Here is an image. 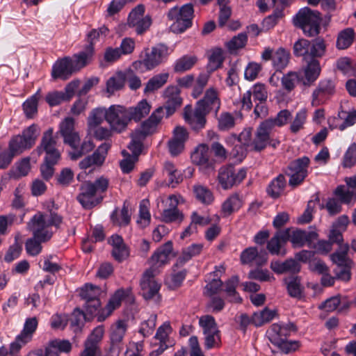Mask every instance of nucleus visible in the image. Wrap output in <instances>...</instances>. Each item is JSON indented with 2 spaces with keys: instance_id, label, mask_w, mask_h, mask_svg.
Instances as JSON below:
<instances>
[{
  "instance_id": "40",
  "label": "nucleus",
  "mask_w": 356,
  "mask_h": 356,
  "mask_svg": "<svg viewBox=\"0 0 356 356\" xmlns=\"http://www.w3.org/2000/svg\"><path fill=\"white\" fill-rule=\"evenodd\" d=\"M276 315L275 310H270L268 307L262 311L254 312L252 316V323L257 327L261 326L264 323L272 321Z\"/></svg>"
},
{
  "instance_id": "56",
  "label": "nucleus",
  "mask_w": 356,
  "mask_h": 356,
  "mask_svg": "<svg viewBox=\"0 0 356 356\" xmlns=\"http://www.w3.org/2000/svg\"><path fill=\"white\" fill-rule=\"evenodd\" d=\"M149 202L147 200H143L140 203L139 219L137 223L141 227H147L150 222V213L148 209Z\"/></svg>"
},
{
  "instance_id": "49",
  "label": "nucleus",
  "mask_w": 356,
  "mask_h": 356,
  "mask_svg": "<svg viewBox=\"0 0 356 356\" xmlns=\"http://www.w3.org/2000/svg\"><path fill=\"white\" fill-rule=\"evenodd\" d=\"M288 293L293 298H299L301 295L300 279L298 276H291L284 279Z\"/></svg>"
},
{
  "instance_id": "35",
  "label": "nucleus",
  "mask_w": 356,
  "mask_h": 356,
  "mask_svg": "<svg viewBox=\"0 0 356 356\" xmlns=\"http://www.w3.org/2000/svg\"><path fill=\"white\" fill-rule=\"evenodd\" d=\"M163 172L168 177V185L171 186L172 188L176 187L184 179L182 172L170 161H167L164 163Z\"/></svg>"
},
{
  "instance_id": "37",
  "label": "nucleus",
  "mask_w": 356,
  "mask_h": 356,
  "mask_svg": "<svg viewBox=\"0 0 356 356\" xmlns=\"http://www.w3.org/2000/svg\"><path fill=\"white\" fill-rule=\"evenodd\" d=\"M106 120L107 122V109L96 108L91 111L88 119L87 124L88 130H92L99 126Z\"/></svg>"
},
{
  "instance_id": "34",
  "label": "nucleus",
  "mask_w": 356,
  "mask_h": 356,
  "mask_svg": "<svg viewBox=\"0 0 356 356\" xmlns=\"http://www.w3.org/2000/svg\"><path fill=\"white\" fill-rule=\"evenodd\" d=\"M93 54L94 47L91 44L87 45L83 51L74 54L73 63L76 71H79L81 68L89 64L92 60Z\"/></svg>"
},
{
  "instance_id": "7",
  "label": "nucleus",
  "mask_w": 356,
  "mask_h": 356,
  "mask_svg": "<svg viewBox=\"0 0 356 356\" xmlns=\"http://www.w3.org/2000/svg\"><path fill=\"white\" fill-rule=\"evenodd\" d=\"M169 55L168 48L163 44H159L152 47L151 50L146 52L143 60L135 61L132 67L137 71L143 72L150 70L163 63Z\"/></svg>"
},
{
  "instance_id": "31",
  "label": "nucleus",
  "mask_w": 356,
  "mask_h": 356,
  "mask_svg": "<svg viewBox=\"0 0 356 356\" xmlns=\"http://www.w3.org/2000/svg\"><path fill=\"white\" fill-rule=\"evenodd\" d=\"M271 270L277 274L291 273H298L300 270V265L294 259H289L284 262L275 260L270 263Z\"/></svg>"
},
{
  "instance_id": "41",
  "label": "nucleus",
  "mask_w": 356,
  "mask_h": 356,
  "mask_svg": "<svg viewBox=\"0 0 356 356\" xmlns=\"http://www.w3.org/2000/svg\"><path fill=\"white\" fill-rule=\"evenodd\" d=\"M355 35V31L352 28H347L341 31L337 37V47L339 49L348 48L354 41Z\"/></svg>"
},
{
  "instance_id": "30",
  "label": "nucleus",
  "mask_w": 356,
  "mask_h": 356,
  "mask_svg": "<svg viewBox=\"0 0 356 356\" xmlns=\"http://www.w3.org/2000/svg\"><path fill=\"white\" fill-rule=\"evenodd\" d=\"M38 327V320L35 317L27 318L25 321L23 330L21 334L16 338L15 344L17 345L19 348L30 341L32 339L33 334Z\"/></svg>"
},
{
  "instance_id": "38",
  "label": "nucleus",
  "mask_w": 356,
  "mask_h": 356,
  "mask_svg": "<svg viewBox=\"0 0 356 356\" xmlns=\"http://www.w3.org/2000/svg\"><path fill=\"white\" fill-rule=\"evenodd\" d=\"M151 106L145 99L140 101L136 106L127 108L130 120L138 122L149 114Z\"/></svg>"
},
{
  "instance_id": "6",
  "label": "nucleus",
  "mask_w": 356,
  "mask_h": 356,
  "mask_svg": "<svg viewBox=\"0 0 356 356\" xmlns=\"http://www.w3.org/2000/svg\"><path fill=\"white\" fill-rule=\"evenodd\" d=\"M194 9L191 3H186L181 8H171L167 13L169 20L173 21L170 29L174 33H182L192 25Z\"/></svg>"
},
{
  "instance_id": "10",
  "label": "nucleus",
  "mask_w": 356,
  "mask_h": 356,
  "mask_svg": "<svg viewBox=\"0 0 356 356\" xmlns=\"http://www.w3.org/2000/svg\"><path fill=\"white\" fill-rule=\"evenodd\" d=\"M310 159L302 156L292 161L287 166L285 173L289 177V184L295 188L300 185L308 175Z\"/></svg>"
},
{
  "instance_id": "60",
  "label": "nucleus",
  "mask_w": 356,
  "mask_h": 356,
  "mask_svg": "<svg viewBox=\"0 0 356 356\" xmlns=\"http://www.w3.org/2000/svg\"><path fill=\"white\" fill-rule=\"evenodd\" d=\"M183 214L178 209H164L161 214V219L163 222L169 223L177 220L182 221Z\"/></svg>"
},
{
  "instance_id": "52",
  "label": "nucleus",
  "mask_w": 356,
  "mask_h": 356,
  "mask_svg": "<svg viewBox=\"0 0 356 356\" xmlns=\"http://www.w3.org/2000/svg\"><path fill=\"white\" fill-rule=\"evenodd\" d=\"M301 76L296 72H289L282 78V87L288 92L294 89L296 85L300 81Z\"/></svg>"
},
{
  "instance_id": "28",
  "label": "nucleus",
  "mask_w": 356,
  "mask_h": 356,
  "mask_svg": "<svg viewBox=\"0 0 356 356\" xmlns=\"http://www.w3.org/2000/svg\"><path fill=\"white\" fill-rule=\"evenodd\" d=\"M131 290L129 289H120L117 290L115 293L111 297L108 304L106 305L103 313L106 312V315L104 314L98 316V321L101 322L104 321L111 313L117 308H118L122 303V300L127 296Z\"/></svg>"
},
{
  "instance_id": "11",
  "label": "nucleus",
  "mask_w": 356,
  "mask_h": 356,
  "mask_svg": "<svg viewBox=\"0 0 356 356\" xmlns=\"http://www.w3.org/2000/svg\"><path fill=\"white\" fill-rule=\"evenodd\" d=\"M128 328L125 320H118L109 330L110 346L105 356H118L122 349L123 339Z\"/></svg>"
},
{
  "instance_id": "64",
  "label": "nucleus",
  "mask_w": 356,
  "mask_h": 356,
  "mask_svg": "<svg viewBox=\"0 0 356 356\" xmlns=\"http://www.w3.org/2000/svg\"><path fill=\"white\" fill-rule=\"evenodd\" d=\"M156 314H151L148 319L142 323L139 332L142 334L143 337H147L152 334L154 327H156Z\"/></svg>"
},
{
  "instance_id": "19",
  "label": "nucleus",
  "mask_w": 356,
  "mask_h": 356,
  "mask_svg": "<svg viewBox=\"0 0 356 356\" xmlns=\"http://www.w3.org/2000/svg\"><path fill=\"white\" fill-rule=\"evenodd\" d=\"M220 104V100L216 90L211 88L206 91L204 97L197 102L195 106L207 114L214 111L216 116H217Z\"/></svg>"
},
{
  "instance_id": "9",
  "label": "nucleus",
  "mask_w": 356,
  "mask_h": 356,
  "mask_svg": "<svg viewBox=\"0 0 356 356\" xmlns=\"http://www.w3.org/2000/svg\"><path fill=\"white\" fill-rule=\"evenodd\" d=\"M350 246L348 243L341 245L339 249L330 255V260L338 267L341 268L339 271L334 270L338 280L348 282L351 278V268L353 264V260L348 257V253Z\"/></svg>"
},
{
  "instance_id": "23",
  "label": "nucleus",
  "mask_w": 356,
  "mask_h": 356,
  "mask_svg": "<svg viewBox=\"0 0 356 356\" xmlns=\"http://www.w3.org/2000/svg\"><path fill=\"white\" fill-rule=\"evenodd\" d=\"M76 72L73 63V59L66 56L58 60L52 67L51 76L54 79H69L74 72Z\"/></svg>"
},
{
  "instance_id": "15",
  "label": "nucleus",
  "mask_w": 356,
  "mask_h": 356,
  "mask_svg": "<svg viewBox=\"0 0 356 356\" xmlns=\"http://www.w3.org/2000/svg\"><path fill=\"white\" fill-rule=\"evenodd\" d=\"M335 92V82L330 79H322L312 92V106L317 107L325 104Z\"/></svg>"
},
{
  "instance_id": "18",
  "label": "nucleus",
  "mask_w": 356,
  "mask_h": 356,
  "mask_svg": "<svg viewBox=\"0 0 356 356\" xmlns=\"http://www.w3.org/2000/svg\"><path fill=\"white\" fill-rule=\"evenodd\" d=\"M163 97L165 104L161 107L163 108V114L165 113V116L168 118L172 115L182 104L180 90L177 86H170L164 90Z\"/></svg>"
},
{
  "instance_id": "13",
  "label": "nucleus",
  "mask_w": 356,
  "mask_h": 356,
  "mask_svg": "<svg viewBox=\"0 0 356 356\" xmlns=\"http://www.w3.org/2000/svg\"><path fill=\"white\" fill-rule=\"evenodd\" d=\"M246 169L241 168L236 172L232 165H224L218 170V181L220 186L225 189H230L242 182L246 177Z\"/></svg>"
},
{
  "instance_id": "61",
  "label": "nucleus",
  "mask_w": 356,
  "mask_h": 356,
  "mask_svg": "<svg viewBox=\"0 0 356 356\" xmlns=\"http://www.w3.org/2000/svg\"><path fill=\"white\" fill-rule=\"evenodd\" d=\"M334 193L340 198L342 203L348 204L353 200L356 199V192L354 191L346 190L344 186H339Z\"/></svg>"
},
{
  "instance_id": "26",
  "label": "nucleus",
  "mask_w": 356,
  "mask_h": 356,
  "mask_svg": "<svg viewBox=\"0 0 356 356\" xmlns=\"http://www.w3.org/2000/svg\"><path fill=\"white\" fill-rule=\"evenodd\" d=\"M112 245L111 255L118 262H122L129 257V249L124 243L122 236L114 234L108 239Z\"/></svg>"
},
{
  "instance_id": "63",
  "label": "nucleus",
  "mask_w": 356,
  "mask_h": 356,
  "mask_svg": "<svg viewBox=\"0 0 356 356\" xmlns=\"http://www.w3.org/2000/svg\"><path fill=\"white\" fill-rule=\"evenodd\" d=\"M44 242L33 236L26 241L25 244L27 253L32 256L38 255L42 250L41 243Z\"/></svg>"
},
{
  "instance_id": "53",
  "label": "nucleus",
  "mask_w": 356,
  "mask_h": 356,
  "mask_svg": "<svg viewBox=\"0 0 356 356\" xmlns=\"http://www.w3.org/2000/svg\"><path fill=\"white\" fill-rule=\"evenodd\" d=\"M241 207V201L238 195H233L227 198L222 205V211L227 215H230Z\"/></svg>"
},
{
  "instance_id": "29",
  "label": "nucleus",
  "mask_w": 356,
  "mask_h": 356,
  "mask_svg": "<svg viewBox=\"0 0 356 356\" xmlns=\"http://www.w3.org/2000/svg\"><path fill=\"white\" fill-rule=\"evenodd\" d=\"M319 57H312L305 60L306 65L304 68L305 81V85H311L315 82L321 74V67L320 65Z\"/></svg>"
},
{
  "instance_id": "54",
  "label": "nucleus",
  "mask_w": 356,
  "mask_h": 356,
  "mask_svg": "<svg viewBox=\"0 0 356 356\" xmlns=\"http://www.w3.org/2000/svg\"><path fill=\"white\" fill-rule=\"evenodd\" d=\"M307 120V110L302 108L296 114V116L290 125V131L293 134L298 133L302 129Z\"/></svg>"
},
{
  "instance_id": "45",
  "label": "nucleus",
  "mask_w": 356,
  "mask_h": 356,
  "mask_svg": "<svg viewBox=\"0 0 356 356\" xmlns=\"http://www.w3.org/2000/svg\"><path fill=\"white\" fill-rule=\"evenodd\" d=\"M235 118L229 112H222L217 117L218 129L221 131L232 129L235 126Z\"/></svg>"
},
{
  "instance_id": "39",
  "label": "nucleus",
  "mask_w": 356,
  "mask_h": 356,
  "mask_svg": "<svg viewBox=\"0 0 356 356\" xmlns=\"http://www.w3.org/2000/svg\"><path fill=\"white\" fill-rule=\"evenodd\" d=\"M193 192L195 199L203 204H211L214 200L211 190L201 184H195L193 186Z\"/></svg>"
},
{
  "instance_id": "21",
  "label": "nucleus",
  "mask_w": 356,
  "mask_h": 356,
  "mask_svg": "<svg viewBox=\"0 0 356 356\" xmlns=\"http://www.w3.org/2000/svg\"><path fill=\"white\" fill-rule=\"evenodd\" d=\"M110 147L111 144L108 143H104L100 145L92 155L85 157L79 162V165L80 168L86 170L93 165L97 166L102 165Z\"/></svg>"
},
{
  "instance_id": "27",
  "label": "nucleus",
  "mask_w": 356,
  "mask_h": 356,
  "mask_svg": "<svg viewBox=\"0 0 356 356\" xmlns=\"http://www.w3.org/2000/svg\"><path fill=\"white\" fill-rule=\"evenodd\" d=\"M317 237L318 234L315 232L292 229L291 243L293 248H302L305 245L310 247Z\"/></svg>"
},
{
  "instance_id": "55",
  "label": "nucleus",
  "mask_w": 356,
  "mask_h": 356,
  "mask_svg": "<svg viewBox=\"0 0 356 356\" xmlns=\"http://www.w3.org/2000/svg\"><path fill=\"white\" fill-rule=\"evenodd\" d=\"M145 138L140 136L138 133L134 132L131 134V141L128 145V148L132 152V156H136L138 158V156L142 152L143 141Z\"/></svg>"
},
{
  "instance_id": "8",
  "label": "nucleus",
  "mask_w": 356,
  "mask_h": 356,
  "mask_svg": "<svg viewBox=\"0 0 356 356\" xmlns=\"http://www.w3.org/2000/svg\"><path fill=\"white\" fill-rule=\"evenodd\" d=\"M326 49L325 42L321 38H316L312 42L302 38L293 44V54L296 56L303 57V60H308L312 57H322Z\"/></svg>"
},
{
  "instance_id": "51",
  "label": "nucleus",
  "mask_w": 356,
  "mask_h": 356,
  "mask_svg": "<svg viewBox=\"0 0 356 356\" xmlns=\"http://www.w3.org/2000/svg\"><path fill=\"white\" fill-rule=\"evenodd\" d=\"M168 76V73L159 74L153 76L146 84L145 92H152L161 88L167 82Z\"/></svg>"
},
{
  "instance_id": "12",
  "label": "nucleus",
  "mask_w": 356,
  "mask_h": 356,
  "mask_svg": "<svg viewBox=\"0 0 356 356\" xmlns=\"http://www.w3.org/2000/svg\"><path fill=\"white\" fill-rule=\"evenodd\" d=\"M127 108L121 105H111L107 108V122L111 130L122 133L131 122Z\"/></svg>"
},
{
  "instance_id": "48",
  "label": "nucleus",
  "mask_w": 356,
  "mask_h": 356,
  "mask_svg": "<svg viewBox=\"0 0 356 356\" xmlns=\"http://www.w3.org/2000/svg\"><path fill=\"white\" fill-rule=\"evenodd\" d=\"M197 60V57L195 56L185 55L177 60L174 65V70L176 72H184L189 70L195 64Z\"/></svg>"
},
{
  "instance_id": "44",
  "label": "nucleus",
  "mask_w": 356,
  "mask_h": 356,
  "mask_svg": "<svg viewBox=\"0 0 356 356\" xmlns=\"http://www.w3.org/2000/svg\"><path fill=\"white\" fill-rule=\"evenodd\" d=\"M8 148L15 155H19L26 149L31 148V147L26 143L24 138L21 135H17L10 139Z\"/></svg>"
},
{
  "instance_id": "36",
  "label": "nucleus",
  "mask_w": 356,
  "mask_h": 356,
  "mask_svg": "<svg viewBox=\"0 0 356 356\" xmlns=\"http://www.w3.org/2000/svg\"><path fill=\"white\" fill-rule=\"evenodd\" d=\"M209 148L207 145H198L191 154V159L194 163L198 165L209 166Z\"/></svg>"
},
{
  "instance_id": "59",
  "label": "nucleus",
  "mask_w": 356,
  "mask_h": 356,
  "mask_svg": "<svg viewBox=\"0 0 356 356\" xmlns=\"http://www.w3.org/2000/svg\"><path fill=\"white\" fill-rule=\"evenodd\" d=\"M122 154L125 157L120 163V166L124 173H129L138 161V158L136 156L129 154L126 150L122 152Z\"/></svg>"
},
{
  "instance_id": "14",
  "label": "nucleus",
  "mask_w": 356,
  "mask_h": 356,
  "mask_svg": "<svg viewBox=\"0 0 356 356\" xmlns=\"http://www.w3.org/2000/svg\"><path fill=\"white\" fill-rule=\"evenodd\" d=\"M101 293L100 287L91 284H86L81 289L80 296L85 301L84 309L90 316L95 315L101 307L99 298Z\"/></svg>"
},
{
  "instance_id": "1",
  "label": "nucleus",
  "mask_w": 356,
  "mask_h": 356,
  "mask_svg": "<svg viewBox=\"0 0 356 356\" xmlns=\"http://www.w3.org/2000/svg\"><path fill=\"white\" fill-rule=\"evenodd\" d=\"M172 249V242L168 241L159 248L149 259L151 267L145 271L140 280L142 294L145 299L159 298L160 284L154 277L159 273L158 268L168 262Z\"/></svg>"
},
{
  "instance_id": "43",
  "label": "nucleus",
  "mask_w": 356,
  "mask_h": 356,
  "mask_svg": "<svg viewBox=\"0 0 356 356\" xmlns=\"http://www.w3.org/2000/svg\"><path fill=\"white\" fill-rule=\"evenodd\" d=\"M92 316H90V314H88L86 312L84 313L83 311L78 308L75 309L70 319V326L73 328L74 332H80L86 318L90 319Z\"/></svg>"
},
{
  "instance_id": "16",
  "label": "nucleus",
  "mask_w": 356,
  "mask_h": 356,
  "mask_svg": "<svg viewBox=\"0 0 356 356\" xmlns=\"http://www.w3.org/2000/svg\"><path fill=\"white\" fill-rule=\"evenodd\" d=\"M53 133L52 128H49L44 132L40 144L36 149L39 154L44 152L46 153L44 159L49 162L58 161L60 158V154L56 147V141L53 137Z\"/></svg>"
},
{
  "instance_id": "47",
  "label": "nucleus",
  "mask_w": 356,
  "mask_h": 356,
  "mask_svg": "<svg viewBox=\"0 0 356 356\" xmlns=\"http://www.w3.org/2000/svg\"><path fill=\"white\" fill-rule=\"evenodd\" d=\"M125 83L124 74L122 72L117 73L115 76L111 77L106 83V90L110 94H113L115 91L122 89Z\"/></svg>"
},
{
  "instance_id": "33",
  "label": "nucleus",
  "mask_w": 356,
  "mask_h": 356,
  "mask_svg": "<svg viewBox=\"0 0 356 356\" xmlns=\"http://www.w3.org/2000/svg\"><path fill=\"white\" fill-rule=\"evenodd\" d=\"M203 248V243H193L183 248L180 256L177 259L176 265L183 266L192 258L200 255Z\"/></svg>"
},
{
  "instance_id": "25",
  "label": "nucleus",
  "mask_w": 356,
  "mask_h": 356,
  "mask_svg": "<svg viewBox=\"0 0 356 356\" xmlns=\"http://www.w3.org/2000/svg\"><path fill=\"white\" fill-rule=\"evenodd\" d=\"M163 115V108L162 107H159L152 113L147 120L141 124L140 129H136L135 131L145 138L152 134L155 132L157 125Z\"/></svg>"
},
{
  "instance_id": "4",
  "label": "nucleus",
  "mask_w": 356,
  "mask_h": 356,
  "mask_svg": "<svg viewBox=\"0 0 356 356\" xmlns=\"http://www.w3.org/2000/svg\"><path fill=\"white\" fill-rule=\"evenodd\" d=\"M296 326L293 323L284 325L274 323L268 330L267 336L269 341L282 352L289 353L299 347L298 341L287 340L291 332H296Z\"/></svg>"
},
{
  "instance_id": "42",
  "label": "nucleus",
  "mask_w": 356,
  "mask_h": 356,
  "mask_svg": "<svg viewBox=\"0 0 356 356\" xmlns=\"http://www.w3.org/2000/svg\"><path fill=\"white\" fill-rule=\"evenodd\" d=\"M289 60V51L282 47H280L273 54V64L277 70L281 71L287 66Z\"/></svg>"
},
{
  "instance_id": "20",
  "label": "nucleus",
  "mask_w": 356,
  "mask_h": 356,
  "mask_svg": "<svg viewBox=\"0 0 356 356\" xmlns=\"http://www.w3.org/2000/svg\"><path fill=\"white\" fill-rule=\"evenodd\" d=\"M207 115L196 106L194 110L191 105H187L184 108V120L195 131H199L204 128L207 123Z\"/></svg>"
},
{
  "instance_id": "24",
  "label": "nucleus",
  "mask_w": 356,
  "mask_h": 356,
  "mask_svg": "<svg viewBox=\"0 0 356 356\" xmlns=\"http://www.w3.org/2000/svg\"><path fill=\"white\" fill-rule=\"evenodd\" d=\"M172 332V327L169 322H165L157 330L154 339L159 341L158 343H152V346H159L158 348L152 351L149 356H159L168 347L169 334Z\"/></svg>"
},
{
  "instance_id": "62",
  "label": "nucleus",
  "mask_w": 356,
  "mask_h": 356,
  "mask_svg": "<svg viewBox=\"0 0 356 356\" xmlns=\"http://www.w3.org/2000/svg\"><path fill=\"white\" fill-rule=\"evenodd\" d=\"M23 109L28 118H33L38 111V98L32 96L23 104Z\"/></svg>"
},
{
  "instance_id": "32",
  "label": "nucleus",
  "mask_w": 356,
  "mask_h": 356,
  "mask_svg": "<svg viewBox=\"0 0 356 356\" xmlns=\"http://www.w3.org/2000/svg\"><path fill=\"white\" fill-rule=\"evenodd\" d=\"M286 180L284 175L280 174L273 179L266 188L268 195L273 199L280 197L284 193Z\"/></svg>"
},
{
  "instance_id": "50",
  "label": "nucleus",
  "mask_w": 356,
  "mask_h": 356,
  "mask_svg": "<svg viewBox=\"0 0 356 356\" xmlns=\"http://www.w3.org/2000/svg\"><path fill=\"white\" fill-rule=\"evenodd\" d=\"M199 325L203 330V334L220 332L215 318L212 316L205 315L200 317Z\"/></svg>"
},
{
  "instance_id": "5",
  "label": "nucleus",
  "mask_w": 356,
  "mask_h": 356,
  "mask_svg": "<svg viewBox=\"0 0 356 356\" xmlns=\"http://www.w3.org/2000/svg\"><path fill=\"white\" fill-rule=\"evenodd\" d=\"M322 18L320 13L305 7L300 9L293 18V24L302 29L307 37H314L320 33Z\"/></svg>"
},
{
  "instance_id": "17",
  "label": "nucleus",
  "mask_w": 356,
  "mask_h": 356,
  "mask_svg": "<svg viewBox=\"0 0 356 356\" xmlns=\"http://www.w3.org/2000/svg\"><path fill=\"white\" fill-rule=\"evenodd\" d=\"M104 197L99 195L92 186V181H85L80 186V193L76 197L78 202L85 209H91L99 204Z\"/></svg>"
},
{
  "instance_id": "58",
  "label": "nucleus",
  "mask_w": 356,
  "mask_h": 356,
  "mask_svg": "<svg viewBox=\"0 0 356 356\" xmlns=\"http://www.w3.org/2000/svg\"><path fill=\"white\" fill-rule=\"evenodd\" d=\"M40 134V130L38 125L33 124L25 129L22 134V136L24 138L26 143L32 147Z\"/></svg>"
},
{
  "instance_id": "3",
  "label": "nucleus",
  "mask_w": 356,
  "mask_h": 356,
  "mask_svg": "<svg viewBox=\"0 0 356 356\" xmlns=\"http://www.w3.org/2000/svg\"><path fill=\"white\" fill-rule=\"evenodd\" d=\"M63 217L57 212L50 210L49 213H36L27 223V229L33 236L42 241H49L53 236L51 227L59 229Z\"/></svg>"
},
{
  "instance_id": "22",
  "label": "nucleus",
  "mask_w": 356,
  "mask_h": 356,
  "mask_svg": "<svg viewBox=\"0 0 356 356\" xmlns=\"http://www.w3.org/2000/svg\"><path fill=\"white\" fill-rule=\"evenodd\" d=\"M273 131L267 122H261L254 134V137L250 143L252 149L257 152L264 149L270 143Z\"/></svg>"
},
{
  "instance_id": "2",
  "label": "nucleus",
  "mask_w": 356,
  "mask_h": 356,
  "mask_svg": "<svg viewBox=\"0 0 356 356\" xmlns=\"http://www.w3.org/2000/svg\"><path fill=\"white\" fill-rule=\"evenodd\" d=\"M59 133L63 138L64 143L73 149L69 152L72 160H77L91 152L95 147V145L90 139H85L80 144V136L79 133L75 131L74 120L72 118H66L60 124Z\"/></svg>"
},
{
  "instance_id": "46",
  "label": "nucleus",
  "mask_w": 356,
  "mask_h": 356,
  "mask_svg": "<svg viewBox=\"0 0 356 356\" xmlns=\"http://www.w3.org/2000/svg\"><path fill=\"white\" fill-rule=\"evenodd\" d=\"M291 113L289 111L284 109L280 111L274 118H268L264 120L270 126V129L273 131L275 127H282L286 124L291 118Z\"/></svg>"
},
{
  "instance_id": "57",
  "label": "nucleus",
  "mask_w": 356,
  "mask_h": 356,
  "mask_svg": "<svg viewBox=\"0 0 356 356\" xmlns=\"http://www.w3.org/2000/svg\"><path fill=\"white\" fill-rule=\"evenodd\" d=\"M238 283V278L236 276L232 277L225 283V292L227 296L232 297L231 301L235 302H241L242 298L238 296L236 291V286Z\"/></svg>"
}]
</instances>
